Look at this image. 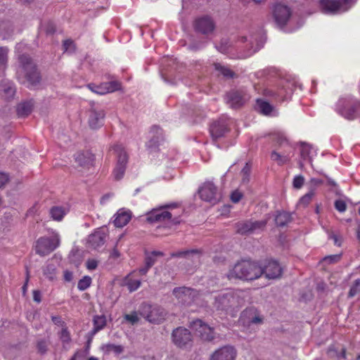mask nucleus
Segmentation results:
<instances>
[{
	"instance_id": "f257e3e1",
	"label": "nucleus",
	"mask_w": 360,
	"mask_h": 360,
	"mask_svg": "<svg viewBox=\"0 0 360 360\" xmlns=\"http://www.w3.org/2000/svg\"><path fill=\"white\" fill-rule=\"evenodd\" d=\"M150 222H162L166 226L171 228L180 223L179 212H176L174 205H168L151 211L147 215Z\"/></svg>"
},
{
	"instance_id": "f03ea898",
	"label": "nucleus",
	"mask_w": 360,
	"mask_h": 360,
	"mask_svg": "<svg viewBox=\"0 0 360 360\" xmlns=\"http://www.w3.org/2000/svg\"><path fill=\"white\" fill-rule=\"evenodd\" d=\"M263 274L262 268L256 262L243 261L237 263L228 274L229 279L254 280Z\"/></svg>"
},
{
	"instance_id": "7ed1b4c3",
	"label": "nucleus",
	"mask_w": 360,
	"mask_h": 360,
	"mask_svg": "<svg viewBox=\"0 0 360 360\" xmlns=\"http://www.w3.org/2000/svg\"><path fill=\"white\" fill-rule=\"evenodd\" d=\"M244 304L243 292L238 290H229L215 297L214 307L218 310L228 311L240 307Z\"/></svg>"
},
{
	"instance_id": "20e7f679",
	"label": "nucleus",
	"mask_w": 360,
	"mask_h": 360,
	"mask_svg": "<svg viewBox=\"0 0 360 360\" xmlns=\"http://www.w3.org/2000/svg\"><path fill=\"white\" fill-rule=\"evenodd\" d=\"M20 68L17 72L19 79H25L30 85L34 86L39 82L40 76L36 65L27 55L19 56Z\"/></svg>"
},
{
	"instance_id": "39448f33",
	"label": "nucleus",
	"mask_w": 360,
	"mask_h": 360,
	"mask_svg": "<svg viewBox=\"0 0 360 360\" xmlns=\"http://www.w3.org/2000/svg\"><path fill=\"white\" fill-rule=\"evenodd\" d=\"M51 234L50 237H41L36 241L37 254L41 256L47 255L60 245V238L58 233L52 230Z\"/></svg>"
},
{
	"instance_id": "423d86ee",
	"label": "nucleus",
	"mask_w": 360,
	"mask_h": 360,
	"mask_svg": "<svg viewBox=\"0 0 360 360\" xmlns=\"http://www.w3.org/2000/svg\"><path fill=\"white\" fill-rule=\"evenodd\" d=\"M139 313L146 320L151 323L159 324L166 317L167 312L161 307L154 304L143 303L141 304Z\"/></svg>"
},
{
	"instance_id": "0eeeda50",
	"label": "nucleus",
	"mask_w": 360,
	"mask_h": 360,
	"mask_svg": "<svg viewBox=\"0 0 360 360\" xmlns=\"http://www.w3.org/2000/svg\"><path fill=\"white\" fill-rule=\"evenodd\" d=\"M190 326L195 334L205 341L211 342L223 339L221 335L215 333L212 328L200 319L192 321Z\"/></svg>"
},
{
	"instance_id": "6e6552de",
	"label": "nucleus",
	"mask_w": 360,
	"mask_h": 360,
	"mask_svg": "<svg viewBox=\"0 0 360 360\" xmlns=\"http://www.w3.org/2000/svg\"><path fill=\"white\" fill-rule=\"evenodd\" d=\"M200 198L211 205L217 204L221 199V195L217 191L216 186L211 181L205 182L199 188Z\"/></svg>"
},
{
	"instance_id": "1a4fd4ad",
	"label": "nucleus",
	"mask_w": 360,
	"mask_h": 360,
	"mask_svg": "<svg viewBox=\"0 0 360 360\" xmlns=\"http://www.w3.org/2000/svg\"><path fill=\"white\" fill-rule=\"evenodd\" d=\"M266 224V221L245 220L236 224V232L241 235L251 234L258 230L263 229Z\"/></svg>"
},
{
	"instance_id": "9d476101",
	"label": "nucleus",
	"mask_w": 360,
	"mask_h": 360,
	"mask_svg": "<svg viewBox=\"0 0 360 360\" xmlns=\"http://www.w3.org/2000/svg\"><path fill=\"white\" fill-rule=\"evenodd\" d=\"M238 352L231 345H224L215 349L210 356V360H236Z\"/></svg>"
},
{
	"instance_id": "9b49d317",
	"label": "nucleus",
	"mask_w": 360,
	"mask_h": 360,
	"mask_svg": "<svg viewBox=\"0 0 360 360\" xmlns=\"http://www.w3.org/2000/svg\"><path fill=\"white\" fill-rule=\"evenodd\" d=\"M172 340L176 347L182 348L192 342V335L189 330L184 327H178L172 331Z\"/></svg>"
},
{
	"instance_id": "f8f14e48",
	"label": "nucleus",
	"mask_w": 360,
	"mask_h": 360,
	"mask_svg": "<svg viewBox=\"0 0 360 360\" xmlns=\"http://www.w3.org/2000/svg\"><path fill=\"white\" fill-rule=\"evenodd\" d=\"M291 11L287 6L277 4L273 8V16L279 27H284L291 16Z\"/></svg>"
},
{
	"instance_id": "ddd939ff",
	"label": "nucleus",
	"mask_w": 360,
	"mask_h": 360,
	"mask_svg": "<svg viewBox=\"0 0 360 360\" xmlns=\"http://www.w3.org/2000/svg\"><path fill=\"white\" fill-rule=\"evenodd\" d=\"M240 321L244 326L250 327L252 325L262 324L263 322V318L254 308H250L245 309L241 316Z\"/></svg>"
},
{
	"instance_id": "4468645a",
	"label": "nucleus",
	"mask_w": 360,
	"mask_h": 360,
	"mask_svg": "<svg viewBox=\"0 0 360 360\" xmlns=\"http://www.w3.org/2000/svg\"><path fill=\"white\" fill-rule=\"evenodd\" d=\"M88 87L93 92L100 95H103L119 90L121 88V84L117 81H111L102 83L98 86L89 84Z\"/></svg>"
},
{
	"instance_id": "2eb2a0df",
	"label": "nucleus",
	"mask_w": 360,
	"mask_h": 360,
	"mask_svg": "<svg viewBox=\"0 0 360 360\" xmlns=\"http://www.w3.org/2000/svg\"><path fill=\"white\" fill-rule=\"evenodd\" d=\"M173 294L182 304H190L195 300L196 292L191 288L186 287L175 288Z\"/></svg>"
},
{
	"instance_id": "dca6fc26",
	"label": "nucleus",
	"mask_w": 360,
	"mask_h": 360,
	"mask_svg": "<svg viewBox=\"0 0 360 360\" xmlns=\"http://www.w3.org/2000/svg\"><path fill=\"white\" fill-rule=\"evenodd\" d=\"M194 27L196 31L207 34L213 32L215 25L210 17L203 16L195 20Z\"/></svg>"
},
{
	"instance_id": "f3484780",
	"label": "nucleus",
	"mask_w": 360,
	"mask_h": 360,
	"mask_svg": "<svg viewBox=\"0 0 360 360\" xmlns=\"http://www.w3.org/2000/svg\"><path fill=\"white\" fill-rule=\"evenodd\" d=\"M349 0H320V8L324 13H335L342 4L347 3Z\"/></svg>"
},
{
	"instance_id": "a211bd4d",
	"label": "nucleus",
	"mask_w": 360,
	"mask_h": 360,
	"mask_svg": "<svg viewBox=\"0 0 360 360\" xmlns=\"http://www.w3.org/2000/svg\"><path fill=\"white\" fill-rule=\"evenodd\" d=\"M106 233L104 229H98L94 233L89 235L87 243L89 247L96 249L101 247L105 243Z\"/></svg>"
},
{
	"instance_id": "6ab92c4d",
	"label": "nucleus",
	"mask_w": 360,
	"mask_h": 360,
	"mask_svg": "<svg viewBox=\"0 0 360 360\" xmlns=\"http://www.w3.org/2000/svg\"><path fill=\"white\" fill-rule=\"evenodd\" d=\"M262 269L263 274L269 279L278 278L282 274V268L280 264L274 260L269 261L265 268H262Z\"/></svg>"
},
{
	"instance_id": "aec40b11",
	"label": "nucleus",
	"mask_w": 360,
	"mask_h": 360,
	"mask_svg": "<svg viewBox=\"0 0 360 360\" xmlns=\"http://www.w3.org/2000/svg\"><path fill=\"white\" fill-rule=\"evenodd\" d=\"M105 113L103 110L91 109L89 112V124L91 129H97L103 124Z\"/></svg>"
},
{
	"instance_id": "412c9836",
	"label": "nucleus",
	"mask_w": 360,
	"mask_h": 360,
	"mask_svg": "<svg viewBox=\"0 0 360 360\" xmlns=\"http://www.w3.org/2000/svg\"><path fill=\"white\" fill-rule=\"evenodd\" d=\"M228 131V128L224 122L217 121L213 122L210 127V132L214 141L223 136Z\"/></svg>"
},
{
	"instance_id": "4be33fe9",
	"label": "nucleus",
	"mask_w": 360,
	"mask_h": 360,
	"mask_svg": "<svg viewBox=\"0 0 360 360\" xmlns=\"http://www.w3.org/2000/svg\"><path fill=\"white\" fill-rule=\"evenodd\" d=\"M227 99L230 105L233 108H237L243 105L245 100L241 92L238 91H232L227 94Z\"/></svg>"
},
{
	"instance_id": "5701e85b",
	"label": "nucleus",
	"mask_w": 360,
	"mask_h": 360,
	"mask_svg": "<svg viewBox=\"0 0 360 360\" xmlns=\"http://www.w3.org/2000/svg\"><path fill=\"white\" fill-rule=\"evenodd\" d=\"M162 129L158 126H153L149 131V136L150 140L147 143V146L149 148H152L153 147H156L160 140L162 139Z\"/></svg>"
},
{
	"instance_id": "b1692460",
	"label": "nucleus",
	"mask_w": 360,
	"mask_h": 360,
	"mask_svg": "<svg viewBox=\"0 0 360 360\" xmlns=\"http://www.w3.org/2000/svg\"><path fill=\"white\" fill-rule=\"evenodd\" d=\"M131 217L130 212L120 210L115 215L114 224L116 227L122 228L129 223Z\"/></svg>"
},
{
	"instance_id": "393cba45",
	"label": "nucleus",
	"mask_w": 360,
	"mask_h": 360,
	"mask_svg": "<svg viewBox=\"0 0 360 360\" xmlns=\"http://www.w3.org/2000/svg\"><path fill=\"white\" fill-rule=\"evenodd\" d=\"M127 165V159H118L112 171V176L115 180L122 179L124 175Z\"/></svg>"
},
{
	"instance_id": "a878e982",
	"label": "nucleus",
	"mask_w": 360,
	"mask_h": 360,
	"mask_svg": "<svg viewBox=\"0 0 360 360\" xmlns=\"http://www.w3.org/2000/svg\"><path fill=\"white\" fill-rule=\"evenodd\" d=\"M172 257H186L194 261H199L200 252L198 250H189L185 251H178L171 254Z\"/></svg>"
},
{
	"instance_id": "bb28decb",
	"label": "nucleus",
	"mask_w": 360,
	"mask_h": 360,
	"mask_svg": "<svg viewBox=\"0 0 360 360\" xmlns=\"http://www.w3.org/2000/svg\"><path fill=\"white\" fill-rule=\"evenodd\" d=\"M34 107L33 101H25L18 104L17 106V114L18 117H27L32 111Z\"/></svg>"
},
{
	"instance_id": "cd10ccee",
	"label": "nucleus",
	"mask_w": 360,
	"mask_h": 360,
	"mask_svg": "<svg viewBox=\"0 0 360 360\" xmlns=\"http://www.w3.org/2000/svg\"><path fill=\"white\" fill-rule=\"evenodd\" d=\"M0 91L6 99H8L14 96L15 89L11 82L3 81L0 84Z\"/></svg>"
},
{
	"instance_id": "c85d7f7f",
	"label": "nucleus",
	"mask_w": 360,
	"mask_h": 360,
	"mask_svg": "<svg viewBox=\"0 0 360 360\" xmlns=\"http://www.w3.org/2000/svg\"><path fill=\"white\" fill-rule=\"evenodd\" d=\"M101 350L105 355H108L110 353L118 355L124 351V347L122 345L108 343L102 345L101 346Z\"/></svg>"
},
{
	"instance_id": "c756f323",
	"label": "nucleus",
	"mask_w": 360,
	"mask_h": 360,
	"mask_svg": "<svg viewBox=\"0 0 360 360\" xmlns=\"http://www.w3.org/2000/svg\"><path fill=\"white\" fill-rule=\"evenodd\" d=\"M300 150L301 158H314L317 155V151L315 148L308 143H301Z\"/></svg>"
},
{
	"instance_id": "7c9ffc66",
	"label": "nucleus",
	"mask_w": 360,
	"mask_h": 360,
	"mask_svg": "<svg viewBox=\"0 0 360 360\" xmlns=\"http://www.w3.org/2000/svg\"><path fill=\"white\" fill-rule=\"evenodd\" d=\"M109 155L110 156H115L116 158H127L128 153L122 144H115L109 150Z\"/></svg>"
},
{
	"instance_id": "2f4dec72",
	"label": "nucleus",
	"mask_w": 360,
	"mask_h": 360,
	"mask_svg": "<svg viewBox=\"0 0 360 360\" xmlns=\"http://www.w3.org/2000/svg\"><path fill=\"white\" fill-rule=\"evenodd\" d=\"M291 220V215L286 212H279L275 217V221L277 226H284Z\"/></svg>"
},
{
	"instance_id": "473e14b6",
	"label": "nucleus",
	"mask_w": 360,
	"mask_h": 360,
	"mask_svg": "<svg viewBox=\"0 0 360 360\" xmlns=\"http://www.w3.org/2000/svg\"><path fill=\"white\" fill-rule=\"evenodd\" d=\"M106 322V317L104 315L95 316L94 318L93 333L96 334L98 331L104 328Z\"/></svg>"
},
{
	"instance_id": "72a5a7b5",
	"label": "nucleus",
	"mask_w": 360,
	"mask_h": 360,
	"mask_svg": "<svg viewBox=\"0 0 360 360\" xmlns=\"http://www.w3.org/2000/svg\"><path fill=\"white\" fill-rule=\"evenodd\" d=\"M50 214L53 219L56 221H61L66 214L65 210L60 206L53 207L50 210Z\"/></svg>"
},
{
	"instance_id": "f704fd0d",
	"label": "nucleus",
	"mask_w": 360,
	"mask_h": 360,
	"mask_svg": "<svg viewBox=\"0 0 360 360\" xmlns=\"http://www.w3.org/2000/svg\"><path fill=\"white\" fill-rule=\"evenodd\" d=\"M163 255V252L160 251H153L150 253H146L145 264L148 267H152L155 263L156 257Z\"/></svg>"
},
{
	"instance_id": "c9c22d12",
	"label": "nucleus",
	"mask_w": 360,
	"mask_h": 360,
	"mask_svg": "<svg viewBox=\"0 0 360 360\" xmlns=\"http://www.w3.org/2000/svg\"><path fill=\"white\" fill-rule=\"evenodd\" d=\"M257 104L259 107V111L263 115H268L273 110L272 105H270L268 102L264 101L262 99H257Z\"/></svg>"
},
{
	"instance_id": "e433bc0d",
	"label": "nucleus",
	"mask_w": 360,
	"mask_h": 360,
	"mask_svg": "<svg viewBox=\"0 0 360 360\" xmlns=\"http://www.w3.org/2000/svg\"><path fill=\"white\" fill-rule=\"evenodd\" d=\"M214 65L215 70L226 77L232 78L235 75V73L232 70L226 66L221 65L220 63H214Z\"/></svg>"
},
{
	"instance_id": "4c0bfd02",
	"label": "nucleus",
	"mask_w": 360,
	"mask_h": 360,
	"mask_svg": "<svg viewBox=\"0 0 360 360\" xmlns=\"http://www.w3.org/2000/svg\"><path fill=\"white\" fill-rule=\"evenodd\" d=\"M75 162L80 167L79 171L89 169L93 166V159H75Z\"/></svg>"
},
{
	"instance_id": "58836bf2",
	"label": "nucleus",
	"mask_w": 360,
	"mask_h": 360,
	"mask_svg": "<svg viewBox=\"0 0 360 360\" xmlns=\"http://www.w3.org/2000/svg\"><path fill=\"white\" fill-rule=\"evenodd\" d=\"M56 266L54 264H48L43 269L44 274L49 279L53 280L56 276Z\"/></svg>"
},
{
	"instance_id": "ea45409f",
	"label": "nucleus",
	"mask_w": 360,
	"mask_h": 360,
	"mask_svg": "<svg viewBox=\"0 0 360 360\" xmlns=\"http://www.w3.org/2000/svg\"><path fill=\"white\" fill-rule=\"evenodd\" d=\"M91 283V278L90 276H86L81 278L77 283V288L79 290H86Z\"/></svg>"
},
{
	"instance_id": "a19ab883",
	"label": "nucleus",
	"mask_w": 360,
	"mask_h": 360,
	"mask_svg": "<svg viewBox=\"0 0 360 360\" xmlns=\"http://www.w3.org/2000/svg\"><path fill=\"white\" fill-rule=\"evenodd\" d=\"M59 338L62 341L63 346L65 345L69 344L71 341L70 334L67 328H63L60 334Z\"/></svg>"
},
{
	"instance_id": "79ce46f5",
	"label": "nucleus",
	"mask_w": 360,
	"mask_h": 360,
	"mask_svg": "<svg viewBox=\"0 0 360 360\" xmlns=\"http://www.w3.org/2000/svg\"><path fill=\"white\" fill-rule=\"evenodd\" d=\"M360 291V279H356L354 283L351 285L348 297H353L357 295V293Z\"/></svg>"
},
{
	"instance_id": "37998d69",
	"label": "nucleus",
	"mask_w": 360,
	"mask_h": 360,
	"mask_svg": "<svg viewBox=\"0 0 360 360\" xmlns=\"http://www.w3.org/2000/svg\"><path fill=\"white\" fill-rule=\"evenodd\" d=\"M141 285V281L136 279H128L127 286L130 292L136 290Z\"/></svg>"
},
{
	"instance_id": "c03bdc74",
	"label": "nucleus",
	"mask_w": 360,
	"mask_h": 360,
	"mask_svg": "<svg viewBox=\"0 0 360 360\" xmlns=\"http://www.w3.org/2000/svg\"><path fill=\"white\" fill-rule=\"evenodd\" d=\"M8 49L0 47V66H5L8 62Z\"/></svg>"
},
{
	"instance_id": "a18cd8bd",
	"label": "nucleus",
	"mask_w": 360,
	"mask_h": 360,
	"mask_svg": "<svg viewBox=\"0 0 360 360\" xmlns=\"http://www.w3.org/2000/svg\"><path fill=\"white\" fill-rule=\"evenodd\" d=\"M314 195V193L313 191H311L309 193H307V194H305L304 196H302L300 198V200L299 201L300 205H303L304 207L309 205V203L311 202Z\"/></svg>"
},
{
	"instance_id": "49530a36",
	"label": "nucleus",
	"mask_w": 360,
	"mask_h": 360,
	"mask_svg": "<svg viewBox=\"0 0 360 360\" xmlns=\"http://www.w3.org/2000/svg\"><path fill=\"white\" fill-rule=\"evenodd\" d=\"M328 355L330 357H337L338 359L342 357L345 358V350L342 348L340 354L337 352V351L333 347H329L328 349Z\"/></svg>"
},
{
	"instance_id": "de8ad7c7",
	"label": "nucleus",
	"mask_w": 360,
	"mask_h": 360,
	"mask_svg": "<svg viewBox=\"0 0 360 360\" xmlns=\"http://www.w3.org/2000/svg\"><path fill=\"white\" fill-rule=\"evenodd\" d=\"M360 109V103H358L355 106L351 107L349 112L345 115V116L349 120H353L356 117V114Z\"/></svg>"
},
{
	"instance_id": "09e8293b",
	"label": "nucleus",
	"mask_w": 360,
	"mask_h": 360,
	"mask_svg": "<svg viewBox=\"0 0 360 360\" xmlns=\"http://www.w3.org/2000/svg\"><path fill=\"white\" fill-rule=\"evenodd\" d=\"M250 165L248 162H247L245 165V167L242 169V174H243V183H248L249 181V174L250 172Z\"/></svg>"
},
{
	"instance_id": "8fccbe9b",
	"label": "nucleus",
	"mask_w": 360,
	"mask_h": 360,
	"mask_svg": "<svg viewBox=\"0 0 360 360\" xmlns=\"http://www.w3.org/2000/svg\"><path fill=\"white\" fill-rule=\"evenodd\" d=\"M335 207L340 212H344L347 209L346 202L343 200H337L335 201Z\"/></svg>"
},
{
	"instance_id": "3c124183",
	"label": "nucleus",
	"mask_w": 360,
	"mask_h": 360,
	"mask_svg": "<svg viewBox=\"0 0 360 360\" xmlns=\"http://www.w3.org/2000/svg\"><path fill=\"white\" fill-rule=\"evenodd\" d=\"M10 181L8 174L0 172V189L3 188Z\"/></svg>"
},
{
	"instance_id": "603ef678",
	"label": "nucleus",
	"mask_w": 360,
	"mask_h": 360,
	"mask_svg": "<svg viewBox=\"0 0 360 360\" xmlns=\"http://www.w3.org/2000/svg\"><path fill=\"white\" fill-rule=\"evenodd\" d=\"M48 348V343L44 340H41L37 342V349L39 352L44 354L46 352Z\"/></svg>"
},
{
	"instance_id": "864d4df0",
	"label": "nucleus",
	"mask_w": 360,
	"mask_h": 360,
	"mask_svg": "<svg viewBox=\"0 0 360 360\" xmlns=\"http://www.w3.org/2000/svg\"><path fill=\"white\" fill-rule=\"evenodd\" d=\"M124 319L131 324H134L139 321V317L136 311L129 314H126L124 316Z\"/></svg>"
},
{
	"instance_id": "5fc2aeb1",
	"label": "nucleus",
	"mask_w": 360,
	"mask_h": 360,
	"mask_svg": "<svg viewBox=\"0 0 360 360\" xmlns=\"http://www.w3.org/2000/svg\"><path fill=\"white\" fill-rule=\"evenodd\" d=\"M6 28L8 30L6 31V32L8 35L10 34V32H12V30L11 29L10 24L8 22H5L0 23V37H1L4 39H5L6 37V34H4L2 32V30L6 29Z\"/></svg>"
},
{
	"instance_id": "6e6d98bb",
	"label": "nucleus",
	"mask_w": 360,
	"mask_h": 360,
	"mask_svg": "<svg viewBox=\"0 0 360 360\" xmlns=\"http://www.w3.org/2000/svg\"><path fill=\"white\" fill-rule=\"evenodd\" d=\"M304 179L302 176H296L293 179V186L295 188H300L304 184Z\"/></svg>"
},
{
	"instance_id": "4d7b16f0",
	"label": "nucleus",
	"mask_w": 360,
	"mask_h": 360,
	"mask_svg": "<svg viewBox=\"0 0 360 360\" xmlns=\"http://www.w3.org/2000/svg\"><path fill=\"white\" fill-rule=\"evenodd\" d=\"M329 238L332 239L334 242V244L337 246H340L342 243V237L337 235L334 233H330L329 234Z\"/></svg>"
},
{
	"instance_id": "13d9d810",
	"label": "nucleus",
	"mask_w": 360,
	"mask_h": 360,
	"mask_svg": "<svg viewBox=\"0 0 360 360\" xmlns=\"http://www.w3.org/2000/svg\"><path fill=\"white\" fill-rule=\"evenodd\" d=\"M242 193L238 191H233L231 195V200L233 202H238L242 198Z\"/></svg>"
},
{
	"instance_id": "bf43d9fd",
	"label": "nucleus",
	"mask_w": 360,
	"mask_h": 360,
	"mask_svg": "<svg viewBox=\"0 0 360 360\" xmlns=\"http://www.w3.org/2000/svg\"><path fill=\"white\" fill-rule=\"evenodd\" d=\"M86 266L89 270H94L98 266V262L95 259H88L86 261Z\"/></svg>"
},
{
	"instance_id": "052dcab7",
	"label": "nucleus",
	"mask_w": 360,
	"mask_h": 360,
	"mask_svg": "<svg viewBox=\"0 0 360 360\" xmlns=\"http://www.w3.org/2000/svg\"><path fill=\"white\" fill-rule=\"evenodd\" d=\"M340 258V255H333L326 257L323 259L326 262L333 263L338 262Z\"/></svg>"
},
{
	"instance_id": "680f3d73",
	"label": "nucleus",
	"mask_w": 360,
	"mask_h": 360,
	"mask_svg": "<svg viewBox=\"0 0 360 360\" xmlns=\"http://www.w3.org/2000/svg\"><path fill=\"white\" fill-rule=\"evenodd\" d=\"M273 139L274 140H276L277 143L279 145H281L283 143L286 142L285 138L283 135H281L280 134H274L273 136Z\"/></svg>"
},
{
	"instance_id": "e2e57ef3",
	"label": "nucleus",
	"mask_w": 360,
	"mask_h": 360,
	"mask_svg": "<svg viewBox=\"0 0 360 360\" xmlns=\"http://www.w3.org/2000/svg\"><path fill=\"white\" fill-rule=\"evenodd\" d=\"M264 94L266 96H269V97L274 98V99L276 101L278 100V98H277V97H276V93L274 91H272L271 89H265L264 91Z\"/></svg>"
},
{
	"instance_id": "0e129e2a",
	"label": "nucleus",
	"mask_w": 360,
	"mask_h": 360,
	"mask_svg": "<svg viewBox=\"0 0 360 360\" xmlns=\"http://www.w3.org/2000/svg\"><path fill=\"white\" fill-rule=\"evenodd\" d=\"M73 45V41L71 39H66L63 41V47L64 49V51H67L71 46Z\"/></svg>"
},
{
	"instance_id": "69168bd1",
	"label": "nucleus",
	"mask_w": 360,
	"mask_h": 360,
	"mask_svg": "<svg viewBox=\"0 0 360 360\" xmlns=\"http://www.w3.org/2000/svg\"><path fill=\"white\" fill-rule=\"evenodd\" d=\"M73 275L71 271H64V279L65 281L70 282L72 280Z\"/></svg>"
},
{
	"instance_id": "338daca9",
	"label": "nucleus",
	"mask_w": 360,
	"mask_h": 360,
	"mask_svg": "<svg viewBox=\"0 0 360 360\" xmlns=\"http://www.w3.org/2000/svg\"><path fill=\"white\" fill-rule=\"evenodd\" d=\"M33 300L37 302H41V293L38 290H34L33 292Z\"/></svg>"
},
{
	"instance_id": "774afa93",
	"label": "nucleus",
	"mask_w": 360,
	"mask_h": 360,
	"mask_svg": "<svg viewBox=\"0 0 360 360\" xmlns=\"http://www.w3.org/2000/svg\"><path fill=\"white\" fill-rule=\"evenodd\" d=\"M52 321L56 325H63L64 323L62 321L61 318L57 316H53L51 317Z\"/></svg>"
}]
</instances>
